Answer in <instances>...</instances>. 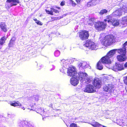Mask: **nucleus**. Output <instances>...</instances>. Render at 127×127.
Here are the masks:
<instances>
[{
	"label": "nucleus",
	"mask_w": 127,
	"mask_h": 127,
	"mask_svg": "<svg viewBox=\"0 0 127 127\" xmlns=\"http://www.w3.org/2000/svg\"><path fill=\"white\" fill-rule=\"evenodd\" d=\"M116 50H112L108 53L106 56L103 57L98 63L96 68L99 70H101L103 68L102 63L109 64L111 63V60H112L113 56L115 53Z\"/></svg>",
	"instance_id": "obj_1"
},
{
	"label": "nucleus",
	"mask_w": 127,
	"mask_h": 127,
	"mask_svg": "<svg viewBox=\"0 0 127 127\" xmlns=\"http://www.w3.org/2000/svg\"><path fill=\"white\" fill-rule=\"evenodd\" d=\"M122 11L127 13V7L123 5L122 7L118 8L113 12L111 14L106 16V18L111 19L112 17H120L122 16Z\"/></svg>",
	"instance_id": "obj_2"
},
{
	"label": "nucleus",
	"mask_w": 127,
	"mask_h": 127,
	"mask_svg": "<svg viewBox=\"0 0 127 127\" xmlns=\"http://www.w3.org/2000/svg\"><path fill=\"white\" fill-rule=\"evenodd\" d=\"M117 41L115 36L112 34L106 36L103 41V44L105 46L111 45L114 44Z\"/></svg>",
	"instance_id": "obj_3"
},
{
	"label": "nucleus",
	"mask_w": 127,
	"mask_h": 127,
	"mask_svg": "<svg viewBox=\"0 0 127 127\" xmlns=\"http://www.w3.org/2000/svg\"><path fill=\"white\" fill-rule=\"evenodd\" d=\"M84 45L91 50H96L97 49L98 47L96 44L91 40H89L86 41Z\"/></svg>",
	"instance_id": "obj_4"
},
{
	"label": "nucleus",
	"mask_w": 127,
	"mask_h": 127,
	"mask_svg": "<svg viewBox=\"0 0 127 127\" xmlns=\"http://www.w3.org/2000/svg\"><path fill=\"white\" fill-rule=\"evenodd\" d=\"M104 20L105 22L107 21L108 23H110L113 26L115 27L119 26L120 24L119 20L117 19L114 18L113 17H112L111 19L106 18Z\"/></svg>",
	"instance_id": "obj_5"
},
{
	"label": "nucleus",
	"mask_w": 127,
	"mask_h": 127,
	"mask_svg": "<svg viewBox=\"0 0 127 127\" xmlns=\"http://www.w3.org/2000/svg\"><path fill=\"white\" fill-rule=\"evenodd\" d=\"M82 91L88 93H93L95 91L94 86L90 84L86 86L84 88L82 89Z\"/></svg>",
	"instance_id": "obj_6"
},
{
	"label": "nucleus",
	"mask_w": 127,
	"mask_h": 127,
	"mask_svg": "<svg viewBox=\"0 0 127 127\" xmlns=\"http://www.w3.org/2000/svg\"><path fill=\"white\" fill-rule=\"evenodd\" d=\"M89 34L88 31H82L79 32V37L82 40L87 39L89 36Z\"/></svg>",
	"instance_id": "obj_7"
},
{
	"label": "nucleus",
	"mask_w": 127,
	"mask_h": 127,
	"mask_svg": "<svg viewBox=\"0 0 127 127\" xmlns=\"http://www.w3.org/2000/svg\"><path fill=\"white\" fill-rule=\"evenodd\" d=\"M106 26V23L103 22L98 21L95 23V27L97 29L101 30L104 29Z\"/></svg>",
	"instance_id": "obj_8"
},
{
	"label": "nucleus",
	"mask_w": 127,
	"mask_h": 127,
	"mask_svg": "<svg viewBox=\"0 0 127 127\" xmlns=\"http://www.w3.org/2000/svg\"><path fill=\"white\" fill-rule=\"evenodd\" d=\"M67 72L68 75L71 76H75L76 74L75 67L73 66L68 68Z\"/></svg>",
	"instance_id": "obj_9"
},
{
	"label": "nucleus",
	"mask_w": 127,
	"mask_h": 127,
	"mask_svg": "<svg viewBox=\"0 0 127 127\" xmlns=\"http://www.w3.org/2000/svg\"><path fill=\"white\" fill-rule=\"evenodd\" d=\"M78 75L79 79L81 82L84 81V80H85V79L88 76V75L86 73L82 72H79L78 73Z\"/></svg>",
	"instance_id": "obj_10"
},
{
	"label": "nucleus",
	"mask_w": 127,
	"mask_h": 127,
	"mask_svg": "<svg viewBox=\"0 0 127 127\" xmlns=\"http://www.w3.org/2000/svg\"><path fill=\"white\" fill-rule=\"evenodd\" d=\"M113 85L111 84H107L103 86V90L108 93L111 92L113 90Z\"/></svg>",
	"instance_id": "obj_11"
},
{
	"label": "nucleus",
	"mask_w": 127,
	"mask_h": 127,
	"mask_svg": "<svg viewBox=\"0 0 127 127\" xmlns=\"http://www.w3.org/2000/svg\"><path fill=\"white\" fill-rule=\"evenodd\" d=\"M112 69L116 71L122 70L124 69L123 65L122 64L116 63L113 67Z\"/></svg>",
	"instance_id": "obj_12"
},
{
	"label": "nucleus",
	"mask_w": 127,
	"mask_h": 127,
	"mask_svg": "<svg viewBox=\"0 0 127 127\" xmlns=\"http://www.w3.org/2000/svg\"><path fill=\"white\" fill-rule=\"evenodd\" d=\"M79 80L77 76L72 77L70 79L71 83L74 86H76L79 83Z\"/></svg>",
	"instance_id": "obj_13"
},
{
	"label": "nucleus",
	"mask_w": 127,
	"mask_h": 127,
	"mask_svg": "<svg viewBox=\"0 0 127 127\" xmlns=\"http://www.w3.org/2000/svg\"><path fill=\"white\" fill-rule=\"evenodd\" d=\"M101 82L100 79L98 78H95L94 81V85L96 88H98L101 87Z\"/></svg>",
	"instance_id": "obj_14"
},
{
	"label": "nucleus",
	"mask_w": 127,
	"mask_h": 127,
	"mask_svg": "<svg viewBox=\"0 0 127 127\" xmlns=\"http://www.w3.org/2000/svg\"><path fill=\"white\" fill-rule=\"evenodd\" d=\"M100 1V0H91L88 2L87 6L88 7L95 5L98 3Z\"/></svg>",
	"instance_id": "obj_15"
},
{
	"label": "nucleus",
	"mask_w": 127,
	"mask_h": 127,
	"mask_svg": "<svg viewBox=\"0 0 127 127\" xmlns=\"http://www.w3.org/2000/svg\"><path fill=\"white\" fill-rule=\"evenodd\" d=\"M7 2L11 3L10 5L8 6V8H10L13 6L16 5L19 3L18 0H7Z\"/></svg>",
	"instance_id": "obj_16"
},
{
	"label": "nucleus",
	"mask_w": 127,
	"mask_h": 127,
	"mask_svg": "<svg viewBox=\"0 0 127 127\" xmlns=\"http://www.w3.org/2000/svg\"><path fill=\"white\" fill-rule=\"evenodd\" d=\"M114 50H116L115 53L116 51H117L118 53L120 55H126V48H124L122 47V48L118 49H114ZM115 53H114L115 54Z\"/></svg>",
	"instance_id": "obj_17"
},
{
	"label": "nucleus",
	"mask_w": 127,
	"mask_h": 127,
	"mask_svg": "<svg viewBox=\"0 0 127 127\" xmlns=\"http://www.w3.org/2000/svg\"><path fill=\"white\" fill-rule=\"evenodd\" d=\"M117 58L119 61L122 62L125 61L127 58L126 55H120L117 56Z\"/></svg>",
	"instance_id": "obj_18"
},
{
	"label": "nucleus",
	"mask_w": 127,
	"mask_h": 127,
	"mask_svg": "<svg viewBox=\"0 0 127 127\" xmlns=\"http://www.w3.org/2000/svg\"><path fill=\"white\" fill-rule=\"evenodd\" d=\"M78 65L79 67L82 68H84L87 67V63L85 62L81 61L79 62L78 64Z\"/></svg>",
	"instance_id": "obj_19"
},
{
	"label": "nucleus",
	"mask_w": 127,
	"mask_h": 127,
	"mask_svg": "<svg viewBox=\"0 0 127 127\" xmlns=\"http://www.w3.org/2000/svg\"><path fill=\"white\" fill-rule=\"evenodd\" d=\"M7 38L5 36L2 37L0 40V49H1L4 44L5 42V41L6 39Z\"/></svg>",
	"instance_id": "obj_20"
},
{
	"label": "nucleus",
	"mask_w": 127,
	"mask_h": 127,
	"mask_svg": "<svg viewBox=\"0 0 127 127\" xmlns=\"http://www.w3.org/2000/svg\"><path fill=\"white\" fill-rule=\"evenodd\" d=\"M51 10L50 11H49L47 10H46V11L47 13L51 15H53V12H55V13H59V11L58 10L53 8H51Z\"/></svg>",
	"instance_id": "obj_21"
},
{
	"label": "nucleus",
	"mask_w": 127,
	"mask_h": 127,
	"mask_svg": "<svg viewBox=\"0 0 127 127\" xmlns=\"http://www.w3.org/2000/svg\"><path fill=\"white\" fill-rule=\"evenodd\" d=\"M61 61L62 62V65L63 67H64L65 68H66L68 66V61L67 60H61Z\"/></svg>",
	"instance_id": "obj_22"
},
{
	"label": "nucleus",
	"mask_w": 127,
	"mask_h": 127,
	"mask_svg": "<svg viewBox=\"0 0 127 127\" xmlns=\"http://www.w3.org/2000/svg\"><path fill=\"white\" fill-rule=\"evenodd\" d=\"M0 27L4 32H6L7 31L6 26L5 23H1L0 25Z\"/></svg>",
	"instance_id": "obj_23"
},
{
	"label": "nucleus",
	"mask_w": 127,
	"mask_h": 127,
	"mask_svg": "<svg viewBox=\"0 0 127 127\" xmlns=\"http://www.w3.org/2000/svg\"><path fill=\"white\" fill-rule=\"evenodd\" d=\"M28 122L26 121H21L20 123V125L21 126L24 127H27L28 126Z\"/></svg>",
	"instance_id": "obj_24"
},
{
	"label": "nucleus",
	"mask_w": 127,
	"mask_h": 127,
	"mask_svg": "<svg viewBox=\"0 0 127 127\" xmlns=\"http://www.w3.org/2000/svg\"><path fill=\"white\" fill-rule=\"evenodd\" d=\"M10 104L11 105L14 106H21V104L18 101L16 102V101H15L11 102Z\"/></svg>",
	"instance_id": "obj_25"
},
{
	"label": "nucleus",
	"mask_w": 127,
	"mask_h": 127,
	"mask_svg": "<svg viewBox=\"0 0 127 127\" xmlns=\"http://www.w3.org/2000/svg\"><path fill=\"white\" fill-rule=\"evenodd\" d=\"M92 125L94 127H103V126L96 122L93 123L92 124Z\"/></svg>",
	"instance_id": "obj_26"
},
{
	"label": "nucleus",
	"mask_w": 127,
	"mask_h": 127,
	"mask_svg": "<svg viewBox=\"0 0 127 127\" xmlns=\"http://www.w3.org/2000/svg\"><path fill=\"white\" fill-rule=\"evenodd\" d=\"M14 39L13 38L11 39L10 40L9 43V47H11L13 44L14 43Z\"/></svg>",
	"instance_id": "obj_27"
},
{
	"label": "nucleus",
	"mask_w": 127,
	"mask_h": 127,
	"mask_svg": "<svg viewBox=\"0 0 127 127\" xmlns=\"http://www.w3.org/2000/svg\"><path fill=\"white\" fill-rule=\"evenodd\" d=\"M107 12V11L106 9H103L101 10L99 12V13L100 15H102L105 13H106Z\"/></svg>",
	"instance_id": "obj_28"
},
{
	"label": "nucleus",
	"mask_w": 127,
	"mask_h": 127,
	"mask_svg": "<svg viewBox=\"0 0 127 127\" xmlns=\"http://www.w3.org/2000/svg\"><path fill=\"white\" fill-rule=\"evenodd\" d=\"M68 2L71 5L73 6H75L76 5L75 2L72 0H69L68 1Z\"/></svg>",
	"instance_id": "obj_29"
},
{
	"label": "nucleus",
	"mask_w": 127,
	"mask_h": 127,
	"mask_svg": "<svg viewBox=\"0 0 127 127\" xmlns=\"http://www.w3.org/2000/svg\"><path fill=\"white\" fill-rule=\"evenodd\" d=\"M54 55L56 57H58L60 54V52L58 50H57L56 51L54 52Z\"/></svg>",
	"instance_id": "obj_30"
},
{
	"label": "nucleus",
	"mask_w": 127,
	"mask_h": 127,
	"mask_svg": "<svg viewBox=\"0 0 127 127\" xmlns=\"http://www.w3.org/2000/svg\"><path fill=\"white\" fill-rule=\"evenodd\" d=\"M84 81H85V82L87 84H88L91 82V80L87 76V78L85 79V80H84Z\"/></svg>",
	"instance_id": "obj_31"
},
{
	"label": "nucleus",
	"mask_w": 127,
	"mask_h": 127,
	"mask_svg": "<svg viewBox=\"0 0 127 127\" xmlns=\"http://www.w3.org/2000/svg\"><path fill=\"white\" fill-rule=\"evenodd\" d=\"M124 83L127 85V76H125L123 77Z\"/></svg>",
	"instance_id": "obj_32"
},
{
	"label": "nucleus",
	"mask_w": 127,
	"mask_h": 127,
	"mask_svg": "<svg viewBox=\"0 0 127 127\" xmlns=\"http://www.w3.org/2000/svg\"><path fill=\"white\" fill-rule=\"evenodd\" d=\"M122 20L123 22L125 21L127 22V16L123 17Z\"/></svg>",
	"instance_id": "obj_33"
},
{
	"label": "nucleus",
	"mask_w": 127,
	"mask_h": 127,
	"mask_svg": "<svg viewBox=\"0 0 127 127\" xmlns=\"http://www.w3.org/2000/svg\"><path fill=\"white\" fill-rule=\"evenodd\" d=\"M36 23L38 25H42V23H41L40 21L38 20L37 21H36Z\"/></svg>",
	"instance_id": "obj_34"
},
{
	"label": "nucleus",
	"mask_w": 127,
	"mask_h": 127,
	"mask_svg": "<svg viewBox=\"0 0 127 127\" xmlns=\"http://www.w3.org/2000/svg\"><path fill=\"white\" fill-rule=\"evenodd\" d=\"M66 68H65L64 67H63V68L60 69V71L62 73H64V70H65Z\"/></svg>",
	"instance_id": "obj_35"
},
{
	"label": "nucleus",
	"mask_w": 127,
	"mask_h": 127,
	"mask_svg": "<svg viewBox=\"0 0 127 127\" xmlns=\"http://www.w3.org/2000/svg\"><path fill=\"white\" fill-rule=\"evenodd\" d=\"M55 68V66L54 65H52L50 67V70L52 71V70L54 69Z\"/></svg>",
	"instance_id": "obj_36"
},
{
	"label": "nucleus",
	"mask_w": 127,
	"mask_h": 127,
	"mask_svg": "<svg viewBox=\"0 0 127 127\" xmlns=\"http://www.w3.org/2000/svg\"><path fill=\"white\" fill-rule=\"evenodd\" d=\"M126 46H127V41L123 45V47L126 48Z\"/></svg>",
	"instance_id": "obj_37"
},
{
	"label": "nucleus",
	"mask_w": 127,
	"mask_h": 127,
	"mask_svg": "<svg viewBox=\"0 0 127 127\" xmlns=\"http://www.w3.org/2000/svg\"><path fill=\"white\" fill-rule=\"evenodd\" d=\"M62 6H63L64 5V2L62 1L61 2L60 4Z\"/></svg>",
	"instance_id": "obj_38"
},
{
	"label": "nucleus",
	"mask_w": 127,
	"mask_h": 127,
	"mask_svg": "<svg viewBox=\"0 0 127 127\" xmlns=\"http://www.w3.org/2000/svg\"><path fill=\"white\" fill-rule=\"evenodd\" d=\"M82 0H76V2L77 3H79Z\"/></svg>",
	"instance_id": "obj_39"
},
{
	"label": "nucleus",
	"mask_w": 127,
	"mask_h": 127,
	"mask_svg": "<svg viewBox=\"0 0 127 127\" xmlns=\"http://www.w3.org/2000/svg\"><path fill=\"white\" fill-rule=\"evenodd\" d=\"M124 66L126 68H127V62L125 64Z\"/></svg>",
	"instance_id": "obj_40"
},
{
	"label": "nucleus",
	"mask_w": 127,
	"mask_h": 127,
	"mask_svg": "<svg viewBox=\"0 0 127 127\" xmlns=\"http://www.w3.org/2000/svg\"><path fill=\"white\" fill-rule=\"evenodd\" d=\"M41 66H40V65H39V66H37V68L38 69H40L41 68H40Z\"/></svg>",
	"instance_id": "obj_41"
},
{
	"label": "nucleus",
	"mask_w": 127,
	"mask_h": 127,
	"mask_svg": "<svg viewBox=\"0 0 127 127\" xmlns=\"http://www.w3.org/2000/svg\"><path fill=\"white\" fill-rule=\"evenodd\" d=\"M33 20L35 21V22H36V21H38V20H37L36 19H33Z\"/></svg>",
	"instance_id": "obj_42"
},
{
	"label": "nucleus",
	"mask_w": 127,
	"mask_h": 127,
	"mask_svg": "<svg viewBox=\"0 0 127 127\" xmlns=\"http://www.w3.org/2000/svg\"><path fill=\"white\" fill-rule=\"evenodd\" d=\"M21 108L22 109H23L24 110H25V108H24V107H21Z\"/></svg>",
	"instance_id": "obj_43"
},
{
	"label": "nucleus",
	"mask_w": 127,
	"mask_h": 127,
	"mask_svg": "<svg viewBox=\"0 0 127 127\" xmlns=\"http://www.w3.org/2000/svg\"><path fill=\"white\" fill-rule=\"evenodd\" d=\"M63 17H60V19H61V18H63Z\"/></svg>",
	"instance_id": "obj_44"
},
{
	"label": "nucleus",
	"mask_w": 127,
	"mask_h": 127,
	"mask_svg": "<svg viewBox=\"0 0 127 127\" xmlns=\"http://www.w3.org/2000/svg\"><path fill=\"white\" fill-rule=\"evenodd\" d=\"M57 8L58 9H60V8L59 7H57Z\"/></svg>",
	"instance_id": "obj_45"
}]
</instances>
